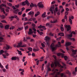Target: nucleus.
Here are the masks:
<instances>
[{
  "mask_svg": "<svg viewBox=\"0 0 77 77\" xmlns=\"http://www.w3.org/2000/svg\"><path fill=\"white\" fill-rule=\"evenodd\" d=\"M51 68H52V71H54V73L52 74L53 75H54V77H58V75L60 74V72H58L59 69H55L54 64V63H52L51 64Z\"/></svg>",
  "mask_w": 77,
  "mask_h": 77,
  "instance_id": "nucleus-1",
  "label": "nucleus"
},
{
  "mask_svg": "<svg viewBox=\"0 0 77 77\" xmlns=\"http://www.w3.org/2000/svg\"><path fill=\"white\" fill-rule=\"evenodd\" d=\"M54 44L52 43L51 44L50 47L51 49H52V51H54L55 50L57 49V47H59V46L58 45H55V47H54Z\"/></svg>",
  "mask_w": 77,
  "mask_h": 77,
  "instance_id": "nucleus-2",
  "label": "nucleus"
},
{
  "mask_svg": "<svg viewBox=\"0 0 77 77\" xmlns=\"http://www.w3.org/2000/svg\"><path fill=\"white\" fill-rule=\"evenodd\" d=\"M1 6H2V7L4 6L5 8H6V4H2L0 5V9H1V11H2L4 14H6V12L5 11L4 8H2Z\"/></svg>",
  "mask_w": 77,
  "mask_h": 77,
  "instance_id": "nucleus-3",
  "label": "nucleus"
},
{
  "mask_svg": "<svg viewBox=\"0 0 77 77\" xmlns=\"http://www.w3.org/2000/svg\"><path fill=\"white\" fill-rule=\"evenodd\" d=\"M50 40V38L48 36H46L45 37V40L46 41V42L48 45H50V42L49 41Z\"/></svg>",
  "mask_w": 77,
  "mask_h": 77,
  "instance_id": "nucleus-4",
  "label": "nucleus"
},
{
  "mask_svg": "<svg viewBox=\"0 0 77 77\" xmlns=\"http://www.w3.org/2000/svg\"><path fill=\"white\" fill-rule=\"evenodd\" d=\"M22 42H19L18 44V45H17L16 47L17 48H19V47H26V44L23 45H22Z\"/></svg>",
  "mask_w": 77,
  "mask_h": 77,
  "instance_id": "nucleus-5",
  "label": "nucleus"
},
{
  "mask_svg": "<svg viewBox=\"0 0 77 77\" xmlns=\"http://www.w3.org/2000/svg\"><path fill=\"white\" fill-rule=\"evenodd\" d=\"M27 4V5L29 6L30 5V3L29 2L28 0H26L25 1H24V2H23L21 4L22 6H24V5H26Z\"/></svg>",
  "mask_w": 77,
  "mask_h": 77,
  "instance_id": "nucleus-6",
  "label": "nucleus"
},
{
  "mask_svg": "<svg viewBox=\"0 0 77 77\" xmlns=\"http://www.w3.org/2000/svg\"><path fill=\"white\" fill-rule=\"evenodd\" d=\"M38 29H40V30L41 32H43V29H42L41 28H42L44 30H46V29L45 26H42V25H40L39 26H38Z\"/></svg>",
  "mask_w": 77,
  "mask_h": 77,
  "instance_id": "nucleus-7",
  "label": "nucleus"
},
{
  "mask_svg": "<svg viewBox=\"0 0 77 77\" xmlns=\"http://www.w3.org/2000/svg\"><path fill=\"white\" fill-rule=\"evenodd\" d=\"M72 56L75 57L74 56L75 54H76L77 51L76 50H72Z\"/></svg>",
  "mask_w": 77,
  "mask_h": 77,
  "instance_id": "nucleus-8",
  "label": "nucleus"
},
{
  "mask_svg": "<svg viewBox=\"0 0 77 77\" xmlns=\"http://www.w3.org/2000/svg\"><path fill=\"white\" fill-rule=\"evenodd\" d=\"M38 6L39 8H44V5L41 4V2H39L38 3Z\"/></svg>",
  "mask_w": 77,
  "mask_h": 77,
  "instance_id": "nucleus-9",
  "label": "nucleus"
},
{
  "mask_svg": "<svg viewBox=\"0 0 77 77\" xmlns=\"http://www.w3.org/2000/svg\"><path fill=\"white\" fill-rule=\"evenodd\" d=\"M30 7L31 8H33V7H35V8H36V7H37V5L36 4H33V3L32 2V3H31L30 5Z\"/></svg>",
  "mask_w": 77,
  "mask_h": 77,
  "instance_id": "nucleus-10",
  "label": "nucleus"
},
{
  "mask_svg": "<svg viewBox=\"0 0 77 77\" xmlns=\"http://www.w3.org/2000/svg\"><path fill=\"white\" fill-rule=\"evenodd\" d=\"M6 47H4V48H5L6 49V50H8L9 49H11L12 48V47H10V46L9 45H7V44H6Z\"/></svg>",
  "mask_w": 77,
  "mask_h": 77,
  "instance_id": "nucleus-11",
  "label": "nucleus"
},
{
  "mask_svg": "<svg viewBox=\"0 0 77 77\" xmlns=\"http://www.w3.org/2000/svg\"><path fill=\"white\" fill-rule=\"evenodd\" d=\"M74 16H71V17H69V22H70L71 24H72V20L71 19H74Z\"/></svg>",
  "mask_w": 77,
  "mask_h": 77,
  "instance_id": "nucleus-12",
  "label": "nucleus"
},
{
  "mask_svg": "<svg viewBox=\"0 0 77 77\" xmlns=\"http://www.w3.org/2000/svg\"><path fill=\"white\" fill-rule=\"evenodd\" d=\"M34 11H32H32H30V12H29L28 13V14L30 16V15H31L32 17H33L34 15Z\"/></svg>",
  "mask_w": 77,
  "mask_h": 77,
  "instance_id": "nucleus-13",
  "label": "nucleus"
},
{
  "mask_svg": "<svg viewBox=\"0 0 77 77\" xmlns=\"http://www.w3.org/2000/svg\"><path fill=\"white\" fill-rule=\"evenodd\" d=\"M65 27L66 28V29H67V31H69V30H70L71 29V27H70V25H66L65 26Z\"/></svg>",
  "mask_w": 77,
  "mask_h": 77,
  "instance_id": "nucleus-14",
  "label": "nucleus"
},
{
  "mask_svg": "<svg viewBox=\"0 0 77 77\" xmlns=\"http://www.w3.org/2000/svg\"><path fill=\"white\" fill-rule=\"evenodd\" d=\"M62 64H63V66H62V65H60L59 66L60 67L62 68H65L66 69V64H65V63H62Z\"/></svg>",
  "mask_w": 77,
  "mask_h": 77,
  "instance_id": "nucleus-15",
  "label": "nucleus"
},
{
  "mask_svg": "<svg viewBox=\"0 0 77 77\" xmlns=\"http://www.w3.org/2000/svg\"><path fill=\"white\" fill-rule=\"evenodd\" d=\"M32 33H33V32L32 30V29H29V31L28 32L29 35H31L32 34Z\"/></svg>",
  "mask_w": 77,
  "mask_h": 77,
  "instance_id": "nucleus-16",
  "label": "nucleus"
},
{
  "mask_svg": "<svg viewBox=\"0 0 77 77\" xmlns=\"http://www.w3.org/2000/svg\"><path fill=\"white\" fill-rule=\"evenodd\" d=\"M77 67H75V71H74L72 73L73 74H74V75H76V72L77 71Z\"/></svg>",
  "mask_w": 77,
  "mask_h": 77,
  "instance_id": "nucleus-17",
  "label": "nucleus"
},
{
  "mask_svg": "<svg viewBox=\"0 0 77 77\" xmlns=\"http://www.w3.org/2000/svg\"><path fill=\"white\" fill-rule=\"evenodd\" d=\"M60 75L62 77H68L67 76V75H66L65 74H63V73H61L60 74Z\"/></svg>",
  "mask_w": 77,
  "mask_h": 77,
  "instance_id": "nucleus-18",
  "label": "nucleus"
},
{
  "mask_svg": "<svg viewBox=\"0 0 77 77\" xmlns=\"http://www.w3.org/2000/svg\"><path fill=\"white\" fill-rule=\"evenodd\" d=\"M46 14V12H44V13L42 14V17H43V18H45V17H46V16H45Z\"/></svg>",
  "mask_w": 77,
  "mask_h": 77,
  "instance_id": "nucleus-19",
  "label": "nucleus"
},
{
  "mask_svg": "<svg viewBox=\"0 0 77 77\" xmlns=\"http://www.w3.org/2000/svg\"><path fill=\"white\" fill-rule=\"evenodd\" d=\"M72 43L71 42H66V46H69V45H71Z\"/></svg>",
  "mask_w": 77,
  "mask_h": 77,
  "instance_id": "nucleus-20",
  "label": "nucleus"
},
{
  "mask_svg": "<svg viewBox=\"0 0 77 77\" xmlns=\"http://www.w3.org/2000/svg\"><path fill=\"white\" fill-rule=\"evenodd\" d=\"M17 59V57L16 56H14V57H11V60H16Z\"/></svg>",
  "mask_w": 77,
  "mask_h": 77,
  "instance_id": "nucleus-21",
  "label": "nucleus"
},
{
  "mask_svg": "<svg viewBox=\"0 0 77 77\" xmlns=\"http://www.w3.org/2000/svg\"><path fill=\"white\" fill-rule=\"evenodd\" d=\"M40 13L39 11H38L37 12V13H35V17H37L38 15H40Z\"/></svg>",
  "mask_w": 77,
  "mask_h": 77,
  "instance_id": "nucleus-22",
  "label": "nucleus"
},
{
  "mask_svg": "<svg viewBox=\"0 0 77 77\" xmlns=\"http://www.w3.org/2000/svg\"><path fill=\"white\" fill-rule=\"evenodd\" d=\"M0 36H2V34L1 33H0V42H2V40H3L4 39L3 38Z\"/></svg>",
  "mask_w": 77,
  "mask_h": 77,
  "instance_id": "nucleus-23",
  "label": "nucleus"
},
{
  "mask_svg": "<svg viewBox=\"0 0 77 77\" xmlns=\"http://www.w3.org/2000/svg\"><path fill=\"white\" fill-rule=\"evenodd\" d=\"M32 29L34 30L33 31L34 33V34H36V29H35V27H32Z\"/></svg>",
  "mask_w": 77,
  "mask_h": 77,
  "instance_id": "nucleus-24",
  "label": "nucleus"
},
{
  "mask_svg": "<svg viewBox=\"0 0 77 77\" xmlns=\"http://www.w3.org/2000/svg\"><path fill=\"white\" fill-rule=\"evenodd\" d=\"M47 68H48V72L49 71H51V69L49 67V66L48 65V66H47Z\"/></svg>",
  "mask_w": 77,
  "mask_h": 77,
  "instance_id": "nucleus-25",
  "label": "nucleus"
},
{
  "mask_svg": "<svg viewBox=\"0 0 77 77\" xmlns=\"http://www.w3.org/2000/svg\"><path fill=\"white\" fill-rule=\"evenodd\" d=\"M19 11V10H18V8H17L16 10H14V13H15V14H17Z\"/></svg>",
  "mask_w": 77,
  "mask_h": 77,
  "instance_id": "nucleus-26",
  "label": "nucleus"
},
{
  "mask_svg": "<svg viewBox=\"0 0 77 77\" xmlns=\"http://www.w3.org/2000/svg\"><path fill=\"white\" fill-rule=\"evenodd\" d=\"M15 17V16H11V17H9V19H11V21H12V18H14Z\"/></svg>",
  "mask_w": 77,
  "mask_h": 77,
  "instance_id": "nucleus-27",
  "label": "nucleus"
},
{
  "mask_svg": "<svg viewBox=\"0 0 77 77\" xmlns=\"http://www.w3.org/2000/svg\"><path fill=\"white\" fill-rule=\"evenodd\" d=\"M57 22V20H56L54 21H52V20L51 21V23H55Z\"/></svg>",
  "mask_w": 77,
  "mask_h": 77,
  "instance_id": "nucleus-28",
  "label": "nucleus"
},
{
  "mask_svg": "<svg viewBox=\"0 0 77 77\" xmlns=\"http://www.w3.org/2000/svg\"><path fill=\"white\" fill-rule=\"evenodd\" d=\"M58 35L61 36H64V34L63 33H60L58 34Z\"/></svg>",
  "mask_w": 77,
  "mask_h": 77,
  "instance_id": "nucleus-29",
  "label": "nucleus"
},
{
  "mask_svg": "<svg viewBox=\"0 0 77 77\" xmlns=\"http://www.w3.org/2000/svg\"><path fill=\"white\" fill-rule=\"evenodd\" d=\"M57 55L58 56H64V54H63V53H58L57 54Z\"/></svg>",
  "mask_w": 77,
  "mask_h": 77,
  "instance_id": "nucleus-30",
  "label": "nucleus"
},
{
  "mask_svg": "<svg viewBox=\"0 0 77 77\" xmlns=\"http://www.w3.org/2000/svg\"><path fill=\"white\" fill-rule=\"evenodd\" d=\"M67 36L68 37H69L70 38H71L72 37V33H71L70 35H67Z\"/></svg>",
  "mask_w": 77,
  "mask_h": 77,
  "instance_id": "nucleus-31",
  "label": "nucleus"
},
{
  "mask_svg": "<svg viewBox=\"0 0 77 77\" xmlns=\"http://www.w3.org/2000/svg\"><path fill=\"white\" fill-rule=\"evenodd\" d=\"M9 27V25H7L5 26V28L6 29H8Z\"/></svg>",
  "mask_w": 77,
  "mask_h": 77,
  "instance_id": "nucleus-32",
  "label": "nucleus"
},
{
  "mask_svg": "<svg viewBox=\"0 0 77 77\" xmlns=\"http://www.w3.org/2000/svg\"><path fill=\"white\" fill-rule=\"evenodd\" d=\"M28 50L29 51H32V48L31 47H29L28 48Z\"/></svg>",
  "mask_w": 77,
  "mask_h": 77,
  "instance_id": "nucleus-33",
  "label": "nucleus"
},
{
  "mask_svg": "<svg viewBox=\"0 0 77 77\" xmlns=\"http://www.w3.org/2000/svg\"><path fill=\"white\" fill-rule=\"evenodd\" d=\"M39 50L38 48H37V49H35V48L33 49V51H39Z\"/></svg>",
  "mask_w": 77,
  "mask_h": 77,
  "instance_id": "nucleus-34",
  "label": "nucleus"
},
{
  "mask_svg": "<svg viewBox=\"0 0 77 77\" xmlns=\"http://www.w3.org/2000/svg\"><path fill=\"white\" fill-rule=\"evenodd\" d=\"M22 11H19L18 12V15H22Z\"/></svg>",
  "mask_w": 77,
  "mask_h": 77,
  "instance_id": "nucleus-35",
  "label": "nucleus"
},
{
  "mask_svg": "<svg viewBox=\"0 0 77 77\" xmlns=\"http://www.w3.org/2000/svg\"><path fill=\"white\" fill-rule=\"evenodd\" d=\"M50 11H51V13H52V14H54V12L53 11V9H52L51 7L50 8Z\"/></svg>",
  "mask_w": 77,
  "mask_h": 77,
  "instance_id": "nucleus-36",
  "label": "nucleus"
},
{
  "mask_svg": "<svg viewBox=\"0 0 77 77\" xmlns=\"http://www.w3.org/2000/svg\"><path fill=\"white\" fill-rule=\"evenodd\" d=\"M17 51L19 54H20V55H22V53H21V51H19L18 50H17Z\"/></svg>",
  "mask_w": 77,
  "mask_h": 77,
  "instance_id": "nucleus-37",
  "label": "nucleus"
},
{
  "mask_svg": "<svg viewBox=\"0 0 77 77\" xmlns=\"http://www.w3.org/2000/svg\"><path fill=\"white\" fill-rule=\"evenodd\" d=\"M3 53H4V51H3V50H1L0 51V54L1 55V54H3Z\"/></svg>",
  "mask_w": 77,
  "mask_h": 77,
  "instance_id": "nucleus-38",
  "label": "nucleus"
},
{
  "mask_svg": "<svg viewBox=\"0 0 77 77\" xmlns=\"http://www.w3.org/2000/svg\"><path fill=\"white\" fill-rule=\"evenodd\" d=\"M0 17H1V18L2 19H4V18H5V15H2V16H1V15H0Z\"/></svg>",
  "mask_w": 77,
  "mask_h": 77,
  "instance_id": "nucleus-39",
  "label": "nucleus"
},
{
  "mask_svg": "<svg viewBox=\"0 0 77 77\" xmlns=\"http://www.w3.org/2000/svg\"><path fill=\"white\" fill-rule=\"evenodd\" d=\"M23 29V28H22V27H21V28H18V29H17V31H19L20 30H22Z\"/></svg>",
  "mask_w": 77,
  "mask_h": 77,
  "instance_id": "nucleus-40",
  "label": "nucleus"
},
{
  "mask_svg": "<svg viewBox=\"0 0 77 77\" xmlns=\"http://www.w3.org/2000/svg\"><path fill=\"white\" fill-rule=\"evenodd\" d=\"M64 59L65 60H67V59H68V57L66 56H65L64 57Z\"/></svg>",
  "mask_w": 77,
  "mask_h": 77,
  "instance_id": "nucleus-41",
  "label": "nucleus"
},
{
  "mask_svg": "<svg viewBox=\"0 0 77 77\" xmlns=\"http://www.w3.org/2000/svg\"><path fill=\"white\" fill-rule=\"evenodd\" d=\"M32 20H33V18H32V17L30 19H29V20H28V21H32Z\"/></svg>",
  "mask_w": 77,
  "mask_h": 77,
  "instance_id": "nucleus-42",
  "label": "nucleus"
},
{
  "mask_svg": "<svg viewBox=\"0 0 77 77\" xmlns=\"http://www.w3.org/2000/svg\"><path fill=\"white\" fill-rule=\"evenodd\" d=\"M66 72L67 74H69V75H70L71 73H70V72H69V71H66Z\"/></svg>",
  "mask_w": 77,
  "mask_h": 77,
  "instance_id": "nucleus-43",
  "label": "nucleus"
},
{
  "mask_svg": "<svg viewBox=\"0 0 77 77\" xmlns=\"http://www.w3.org/2000/svg\"><path fill=\"white\" fill-rule=\"evenodd\" d=\"M0 27L1 28H3V24H2V23H0Z\"/></svg>",
  "mask_w": 77,
  "mask_h": 77,
  "instance_id": "nucleus-44",
  "label": "nucleus"
},
{
  "mask_svg": "<svg viewBox=\"0 0 77 77\" xmlns=\"http://www.w3.org/2000/svg\"><path fill=\"white\" fill-rule=\"evenodd\" d=\"M30 10L31 8H27V9H26V12H28V11H29Z\"/></svg>",
  "mask_w": 77,
  "mask_h": 77,
  "instance_id": "nucleus-45",
  "label": "nucleus"
},
{
  "mask_svg": "<svg viewBox=\"0 0 77 77\" xmlns=\"http://www.w3.org/2000/svg\"><path fill=\"white\" fill-rule=\"evenodd\" d=\"M5 53L6 55V56H9V54L8 53H7L6 51H5Z\"/></svg>",
  "mask_w": 77,
  "mask_h": 77,
  "instance_id": "nucleus-46",
  "label": "nucleus"
},
{
  "mask_svg": "<svg viewBox=\"0 0 77 77\" xmlns=\"http://www.w3.org/2000/svg\"><path fill=\"white\" fill-rule=\"evenodd\" d=\"M7 4L9 6H12V4H11V3H9V2H8Z\"/></svg>",
  "mask_w": 77,
  "mask_h": 77,
  "instance_id": "nucleus-47",
  "label": "nucleus"
},
{
  "mask_svg": "<svg viewBox=\"0 0 77 77\" xmlns=\"http://www.w3.org/2000/svg\"><path fill=\"white\" fill-rule=\"evenodd\" d=\"M32 26L33 27H35L36 26V24H35L32 23Z\"/></svg>",
  "mask_w": 77,
  "mask_h": 77,
  "instance_id": "nucleus-48",
  "label": "nucleus"
},
{
  "mask_svg": "<svg viewBox=\"0 0 77 77\" xmlns=\"http://www.w3.org/2000/svg\"><path fill=\"white\" fill-rule=\"evenodd\" d=\"M53 10L54 9V8H55V5H52L51 6Z\"/></svg>",
  "mask_w": 77,
  "mask_h": 77,
  "instance_id": "nucleus-49",
  "label": "nucleus"
},
{
  "mask_svg": "<svg viewBox=\"0 0 77 77\" xmlns=\"http://www.w3.org/2000/svg\"><path fill=\"white\" fill-rule=\"evenodd\" d=\"M67 15H66V14H65V17H64V19H66V20H67Z\"/></svg>",
  "mask_w": 77,
  "mask_h": 77,
  "instance_id": "nucleus-50",
  "label": "nucleus"
},
{
  "mask_svg": "<svg viewBox=\"0 0 77 77\" xmlns=\"http://www.w3.org/2000/svg\"><path fill=\"white\" fill-rule=\"evenodd\" d=\"M15 28L14 26H13L12 27H10V30H11V29H12V30H13L14 28Z\"/></svg>",
  "mask_w": 77,
  "mask_h": 77,
  "instance_id": "nucleus-51",
  "label": "nucleus"
},
{
  "mask_svg": "<svg viewBox=\"0 0 77 77\" xmlns=\"http://www.w3.org/2000/svg\"><path fill=\"white\" fill-rule=\"evenodd\" d=\"M60 11H58H58H57V15H60Z\"/></svg>",
  "mask_w": 77,
  "mask_h": 77,
  "instance_id": "nucleus-52",
  "label": "nucleus"
},
{
  "mask_svg": "<svg viewBox=\"0 0 77 77\" xmlns=\"http://www.w3.org/2000/svg\"><path fill=\"white\" fill-rule=\"evenodd\" d=\"M70 39L72 41H75V39L74 38H70Z\"/></svg>",
  "mask_w": 77,
  "mask_h": 77,
  "instance_id": "nucleus-53",
  "label": "nucleus"
},
{
  "mask_svg": "<svg viewBox=\"0 0 77 77\" xmlns=\"http://www.w3.org/2000/svg\"><path fill=\"white\" fill-rule=\"evenodd\" d=\"M55 11H56V12H57V11H58V7H57L55 8Z\"/></svg>",
  "mask_w": 77,
  "mask_h": 77,
  "instance_id": "nucleus-54",
  "label": "nucleus"
},
{
  "mask_svg": "<svg viewBox=\"0 0 77 77\" xmlns=\"http://www.w3.org/2000/svg\"><path fill=\"white\" fill-rule=\"evenodd\" d=\"M28 29V26H26V27H25V30H26L27 29Z\"/></svg>",
  "mask_w": 77,
  "mask_h": 77,
  "instance_id": "nucleus-55",
  "label": "nucleus"
},
{
  "mask_svg": "<svg viewBox=\"0 0 77 77\" xmlns=\"http://www.w3.org/2000/svg\"><path fill=\"white\" fill-rule=\"evenodd\" d=\"M15 7L16 8H19V4H17V5H16Z\"/></svg>",
  "mask_w": 77,
  "mask_h": 77,
  "instance_id": "nucleus-56",
  "label": "nucleus"
},
{
  "mask_svg": "<svg viewBox=\"0 0 77 77\" xmlns=\"http://www.w3.org/2000/svg\"><path fill=\"white\" fill-rule=\"evenodd\" d=\"M0 67L1 68H3V66L2 65L1 63H0Z\"/></svg>",
  "mask_w": 77,
  "mask_h": 77,
  "instance_id": "nucleus-57",
  "label": "nucleus"
},
{
  "mask_svg": "<svg viewBox=\"0 0 77 77\" xmlns=\"http://www.w3.org/2000/svg\"><path fill=\"white\" fill-rule=\"evenodd\" d=\"M52 24H49V27H52Z\"/></svg>",
  "mask_w": 77,
  "mask_h": 77,
  "instance_id": "nucleus-58",
  "label": "nucleus"
},
{
  "mask_svg": "<svg viewBox=\"0 0 77 77\" xmlns=\"http://www.w3.org/2000/svg\"><path fill=\"white\" fill-rule=\"evenodd\" d=\"M39 63V60H38L36 62V65H38Z\"/></svg>",
  "mask_w": 77,
  "mask_h": 77,
  "instance_id": "nucleus-59",
  "label": "nucleus"
},
{
  "mask_svg": "<svg viewBox=\"0 0 77 77\" xmlns=\"http://www.w3.org/2000/svg\"><path fill=\"white\" fill-rule=\"evenodd\" d=\"M1 22L2 23H7L6 22L5 20H3L2 21H1Z\"/></svg>",
  "mask_w": 77,
  "mask_h": 77,
  "instance_id": "nucleus-60",
  "label": "nucleus"
},
{
  "mask_svg": "<svg viewBox=\"0 0 77 77\" xmlns=\"http://www.w3.org/2000/svg\"><path fill=\"white\" fill-rule=\"evenodd\" d=\"M42 45L43 47H45V45L43 43L42 44Z\"/></svg>",
  "mask_w": 77,
  "mask_h": 77,
  "instance_id": "nucleus-61",
  "label": "nucleus"
},
{
  "mask_svg": "<svg viewBox=\"0 0 77 77\" xmlns=\"http://www.w3.org/2000/svg\"><path fill=\"white\" fill-rule=\"evenodd\" d=\"M48 75V70H47V72H46V74L45 75V77H47V76Z\"/></svg>",
  "mask_w": 77,
  "mask_h": 77,
  "instance_id": "nucleus-62",
  "label": "nucleus"
},
{
  "mask_svg": "<svg viewBox=\"0 0 77 77\" xmlns=\"http://www.w3.org/2000/svg\"><path fill=\"white\" fill-rule=\"evenodd\" d=\"M49 35L52 36H54L53 34L52 33H49Z\"/></svg>",
  "mask_w": 77,
  "mask_h": 77,
  "instance_id": "nucleus-63",
  "label": "nucleus"
},
{
  "mask_svg": "<svg viewBox=\"0 0 77 77\" xmlns=\"http://www.w3.org/2000/svg\"><path fill=\"white\" fill-rule=\"evenodd\" d=\"M2 56L3 57H4V58H6V56L5 54H2Z\"/></svg>",
  "mask_w": 77,
  "mask_h": 77,
  "instance_id": "nucleus-64",
  "label": "nucleus"
}]
</instances>
